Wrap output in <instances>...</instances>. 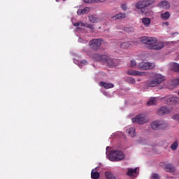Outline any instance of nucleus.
Segmentation results:
<instances>
[{"mask_svg":"<svg viewBox=\"0 0 179 179\" xmlns=\"http://www.w3.org/2000/svg\"><path fill=\"white\" fill-rule=\"evenodd\" d=\"M82 14H83V10L82 9H78L77 11V15H81Z\"/></svg>","mask_w":179,"mask_h":179,"instance_id":"nucleus-37","label":"nucleus"},{"mask_svg":"<svg viewBox=\"0 0 179 179\" xmlns=\"http://www.w3.org/2000/svg\"><path fill=\"white\" fill-rule=\"evenodd\" d=\"M127 132L129 134V136H130L131 138H134L136 135V129L134 127L129 128Z\"/></svg>","mask_w":179,"mask_h":179,"instance_id":"nucleus-23","label":"nucleus"},{"mask_svg":"<svg viewBox=\"0 0 179 179\" xmlns=\"http://www.w3.org/2000/svg\"><path fill=\"white\" fill-rule=\"evenodd\" d=\"M168 127V122L163 120H155L150 123V128L154 131L164 130Z\"/></svg>","mask_w":179,"mask_h":179,"instance_id":"nucleus-1","label":"nucleus"},{"mask_svg":"<svg viewBox=\"0 0 179 179\" xmlns=\"http://www.w3.org/2000/svg\"><path fill=\"white\" fill-rule=\"evenodd\" d=\"M164 47V44L162 42H159V43L154 44V45L150 46L149 50H159Z\"/></svg>","mask_w":179,"mask_h":179,"instance_id":"nucleus-16","label":"nucleus"},{"mask_svg":"<svg viewBox=\"0 0 179 179\" xmlns=\"http://www.w3.org/2000/svg\"><path fill=\"white\" fill-rule=\"evenodd\" d=\"M94 169L92 171V173H91V178L92 179H98L100 176V174L99 172H94Z\"/></svg>","mask_w":179,"mask_h":179,"instance_id":"nucleus-26","label":"nucleus"},{"mask_svg":"<svg viewBox=\"0 0 179 179\" xmlns=\"http://www.w3.org/2000/svg\"><path fill=\"white\" fill-rule=\"evenodd\" d=\"M107 179H117V178L110 171H107L105 173Z\"/></svg>","mask_w":179,"mask_h":179,"instance_id":"nucleus-24","label":"nucleus"},{"mask_svg":"<svg viewBox=\"0 0 179 179\" xmlns=\"http://www.w3.org/2000/svg\"><path fill=\"white\" fill-rule=\"evenodd\" d=\"M164 80H165L164 76L161 74H155L154 76V80L148 82V86H149V87H155V86H158V85H160Z\"/></svg>","mask_w":179,"mask_h":179,"instance_id":"nucleus-4","label":"nucleus"},{"mask_svg":"<svg viewBox=\"0 0 179 179\" xmlns=\"http://www.w3.org/2000/svg\"><path fill=\"white\" fill-rule=\"evenodd\" d=\"M140 42L145 45V47L150 50V46H153L155 44L157 43V39L156 38L142 36L140 38Z\"/></svg>","mask_w":179,"mask_h":179,"instance_id":"nucleus-5","label":"nucleus"},{"mask_svg":"<svg viewBox=\"0 0 179 179\" xmlns=\"http://www.w3.org/2000/svg\"><path fill=\"white\" fill-rule=\"evenodd\" d=\"M85 3H96V0H85Z\"/></svg>","mask_w":179,"mask_h":179,"instance_id":"nucleus-34","label":"nucleus"},{"mask_svg":"<svg viewBox=\"0 0 179 179\" xmlns=\"http://www.w3.org/2000/svg\"><path fill=\"white\" fill-rule=\"evenodd\" d=\"M175 34L178 35V34H179V33H178V32H174V33H173V34H172L171 35L174 36Z\"/></svg>","mask_w":179,"mask_h":179,"instance_id":"nucleus-46","label":"nucleus"},{"mask_svg":"<svg viewBox=\"0 0 179 179\" xmlns=\"http://www.w3.org/2000/svg\"><path fill=\"white\" fill-rule=\"evenodd\" d=\"M80 25V22H75V24H73V26L75 27H79Z\"/></svg>","mask_w":179,"mask_h":179,"instance_id":"nucleus-40","label":"nucleus"},{"mask_svg":"<svg viewBox=\"0 0 179 179\" xmlns=\"http://www.w3.org/2000/svg\"><path fill=\"white\" fill-rule=\"evenodd\" d=\"M80 26L83 27H86V24H85V22H80Z\"/></svg>","mask_w":179,"mask_h":179,"instance_id":"nucleus-42","label":"nucleus"},{"mask_svg":"<svg viewBox=\"0 0 179 179\" xmlns=\"http://www.w3.org/2000/svg\"><path fill=\"white\" fill-rule=\"evenodd\" d=\"M157 6L163 9H169L171 7V4L167 1H162L157 4Z\"/></svg>","mask_w":179,"mask_h":179,"instance_id":"nucleus-13","label":"nucleus"},{"mask_svg":"<svg viewBox=\"0 0 179 179\" xmlns=\"http://www.w3.org/2000/svg\"><path fill=\"white\" fill-rule=\"evenodd\" d=\"M144 13V10H141L139 12V14L143 15Z\"/></svg>","mask_w":179,"mask_h":179,"instance_id":"nucleus-45","label":"nucleus"},{"mask_svg":"<svg viewBox=\"0 0 179 179\" xmlns=\"http://www.w3.org/2000/svg\"><path fill=\"white\" fill-rule=\"evenodd\" d=\"M101 59H106V62L107 63V65L108 66L111 67V66H114V62H113V60L112 59L108 58V57H107L106 56L101 57Z\"/></svg>","mask_w":179,"mask_h":179,"instance_id":"nucleus-19","label":"nucleus"},{"mask_svg":"<svg viewBox=\"0 0 179 179\" xmlns=\"http://www.w3.org/2000/svg\"><path fill=\"white\" fill-rule=\"evenodd\" d=\"M109 159L112 162H118L125 158L124 153L120 150H112L108 155Z\"/></svg>","mask_w":179,"mask_h":179,"instance_id":"nucleus-2","label":"nucleus"},{"mask_svg":"<svg viewBox=\"0 0 179 179\" xmlns=\"http://www.w3.org/2000/svg\"><path fill=\"white\" fill-rule=\"evenodd\" d=\"M172 83L174 85H179V78H176L172 80Z\"/></svg>","mask_w":179,"mask_h":179,"instance_id":"nucleus-33","label":"nucleus"},{"mask_svg":"<svg viewBox=\"0 0 179 179\" xmlns=\"http://www.w3.org/2000/svg\"><path fill=\"white\" fill-rule=\"evenodd\" d=\"M136 65V62L134 60H131V64H130V66L134 67Z\"/></svg>","mask_w":179,"mask_h":179,"instance_id":"nucleus-38","label":"nucleus"},{"mask_svg":"<svg viewBox=\"0 0 179 179\" xmlns=\"http://www.w3.org/2000/svg\"><path fill=\"white\" fill-rule=\"evenodd\" d=\"M172 119L175 120H177V121H179V114L173 115Z\"/></svg>","mask_w":179,"mask_h":179,"instance_id":"nucleus-35","label":"nucleus"},{"mask_svg":"<svg viewBox=\"0 0 179 179\" xmlns=\"http://www.w3.org/2000/svg\"><path fill=\"white\" fill-rule=\"evenodd\" d=\"M158 98L157 97H151L149 101L146 103V105L150 106H155L157 104Z\"/></svg>","mask_w":179,"mask_h":179,"instance_id":"nucleus-18","label":"nucleus"},{"mask_svg":"<svg viewBox=\"0 0 179 179\" xmlns=\"http://www.w3.org/2000/svg\"><path fill=\"white\" fill-rule=\"evenodd\" d=\"M137 173V169H129L128 172H127V176L132 177L134 176H135V174Z\"/></svg>","mask_w":179,"mask_h":179,"instance_id":"nucleus-25","label":"nucleus"},{"mask_svg":"<svg viewBox=\"0 0 179 179\" xmlns=\"http://www.w3.org/2000/svg\"><path fill=\"white\" fill-rule=\"evenodd\" d=\"M131 122H133V123H136L138 124H144L148 123L149 122V120L146 117V115L145 114H138L136 115V117L131 119Z\"/></svg>","mask_w":179,"mask_h":179,"instance_id":"nucleus-6","label":"nucleus"},{"mask_svg":"<svg viewBox=\"0 0 179 179\" xmlns=\"http://www.w3.org/2000/svg\"><path fill=\"white\" fill-rule=\"evenodd\" d=\"M89 20L92 23H97L99 22V19L96 15H91L89 16Z\"/></svg>","mask_w":179,"mask_h":179,"instance_id":"nucleus-22","label":"nucleus"},{"mask_svg":"<svg viewBox=\"0 0 179 179\" xmlns=\"http://www.w3.org/2000/svg\"><path fill=\"white\" fill-rule=\"evenodd\" d=\"M142 23L143 24L144 26L148 27H150V24L151 23V19L149 17H143L142 18Z\"/></svg>","mask_w":179,"mask_h":179,"instance_id":"nucleus-21","label":"nucleus"},{"mask_svg":"<svg viewBox=\"0 0 179 179\" xmlns=\"http://www.w3.org/2000/svg\"><path fill=\"white\" fill-rule=\"evenodd\" d=\"M100 86H102L106 90L113 89L114 87V85L112 83H107L105 82H100L99 83Z\"/></svg>","mask_w":179,"mask_h":179,"instance_id":"nucleus-17","label":"nucleus"},{"mask_svg":"<svg viewBox=\"0 0 179 179\" xmlns=\"http://www.w3.org/2000/svg\"><path fill=\"white\" fill-rule=\"evenodd\" d=\"M162 20H167L170 18L171 17V13L169 11H166L164 13H161V15H160Z\"/></svg>","mask_w":179,"mask_h":179,"instance_id":"nucleus-20","label":"nucleus"},{"mask_svg":"<svg viewBox=\"0 0 179 179\" xmlns=\"http://www.w3.org/2000/svg\"><path fill=\"white\" fill-rule=\"evenodd\" d=\"M123 30L127 33H133L134 31V28H133V27H126Z\"/></svg>","mask_w":179,"mask_h":179,"instance_id":"nucleus-28","label":"nucleus"},{"mask_svg":"<svg viewBox=\"0 0 179 179\" xmlns=\"http://www.w3.org/2000/svg\"><path fill=\"white\" fill-rule=\"evenodd\" d=\"M133 44H137L136 41L123 42L120 44V48L122 49H128L132 47Z\"/></svg>","mask_w":179,"mask_h":179,"instance_id":"nucleus-14","label":"nucleus"},{"mask_svg":"<svg viewBox=\"0 0 179 179\" xmlns=\"http://www.w3.org/2000/svg\"><path fill=\"white\" fill-rule=\"evenodd\" d=\"M127 73L128 75L134 76H143L145 75V72H140V71H135V70H129V71H127Z\"/></svg>","mask_w":179,"mask_h":179,"instance_id":"nucleus-15","label":"nucleus"},{"mask_svg":"<svg viewBox=\"0 0 179 179\" xmlns=\"http://www.w3.org/2000/svg\"><path fill=\"white\" fill-rule=\"evenodd\" d=\"M178 95H179V91H178Z\"/></svg>","mask_w":179,"mask_h":179,"instance_id":"nucleus-48","label":"nucleus"},{"mask_svg":"<svg viewBox=\"0 0 179 179\" xmlns=\"http://www.w3.org/2000/svg\"><path fill=\"white\" fill-rule=\"evenodd\" d=\"M164 24L166 26H169V22H164Z\"/></svg>","mask_w":179,"mask_h":179,"instance_id":"nucleus-44","label":"nucleus"},{"mask_svg":"<svg viewBox=\"0 0 179 179\" xmlns=\"http://www.w3.org/2000/svg\"><path fill=\"white\" fill-rule=\"evenodd\" d=\"M155 2V0H140L134 3V7L136 9L142 10L153 5Z\"/></svg>","mask_w":179,"mask_h":179,"instance_id":"nucleus-3","label":"nucleus"},{"mask_svg":"<svg viewBox=\"0 0 179 179\" xmlns=\"http://www.w3.org/2000/svg\"><path fill=\"white\" fill-rule=\"evenodd\" d=\"M59 1V0H56V2H58ZM63 1H66V0H63Z\"/></svg>","mask_w":179,"mask_h":179,"instance_id":"nucleus-47","label":"nucleus"},{"mask_svg":"<svg viewBox=\"0 0 179 179\" xmlns=\"http://www.w3.org/2000/svg\"><path fill=\"white\" fill-rule=\"evenodd\" d=\"M126 18V13H120L111 17L110 20L114 22L117 20H122Z\"/></svg>","mask_w":179,"mask_h":179,"instance_id":"nucleus-12","label":"nucleus"},{"mask_svg":"<svg viewBox=\"0 0 179 179\" xmlns=\"http://www.w3.org/2000/svg\"><path fill=\"white\" fill-rule=\"evenodd\" d=\"M82 10H83V14H86V13H88L90 12V8L89 7H85Z\"/></svg>","mask_w":179,"mask_h":179,"instance_id":"nucleus-31","label":"nucleus"},{"mask_svg":"<svg viewBox=\"0 0 179 179\" xmlns=\"http://www.w3.org/2000/svg\"><path fill=\"white\" fill-rule=\"evenodd\" d=\"M106 0H96V3H99V2H100V3H103V2H105Z\"/></svg>","mask_w":179,"mask_h":179,"instance_id":"nucleus-41","label":"nucleus"},{"mask_svg":"<svg viewBox=\"0 0 179 179\" xmlns=\"http://www.w3.org/2000/svg\"><path fill=\"white\" fill-rule=\"evenodd\" d=\"M102 41L99 38L93 39L90 41L89 45L90 48L94 50H97L101 45Z\"/></svg>","mask_w":179,"mask_h":179,"instance_id":"nucleus-7","label":"nucleus"},{"mask_svg":"<svg viewBox=\"0 0 179 179\" xmlns=\"http://www.w3.org/2000/svg\"><path fill=\"white\" fill-rule=\"evenodd\" d=\"M164 100L166 101V104L177 105L179 103V98L176 96L165 97Z\"/></svg>","mask_w":179,"mask_h":179,"instance_id":"nucleus-9","label":"nucleus"},{"mask_svg":"<svg viewBox=\"0 0 179 179\" xmlns=\"http://www.w3.org/2000/svg\"><path fill=\"white\" fill-rule=\"evenodd\" d=\"M81 64H84V65H86V64H87V61H86V60H82V61H81Z\"/></svg>","mask_w":179,"mask_h":179,"instance_id":"nucleus-39","label":"nucleus"},{"mask_svg":"<svg viewBox=\"0 0 179 179\" xmlns=\"http://www.w3.org/2000/svg\"><path fill=\"white\" fill-rule=\"evenodd\" d=\"M121 8L124 11H126L127 10V6L126 4H122Z\"/></svg>","mask_w":179,"mask_h":179,"instance_id":"nucleus-36","label":"nucleus"},{"mask_svg":"<svg viewBox=\"0 0 179 179\" xmlns=\"http://www.w3.org/2000/svg\"><path fill=\"white\" fill-rule=\"evenodd\" d=\"M173 69L174 71L179 72V64H173Z\"/></svg>","mask_w":179,"mask_h":179,"instance_id":"nucleus-30","label":"nucleus"},{"mask_svg":"<svg viewBox=\"0 0 179 179\" xmlns=\"http://www.w3.org/2000/svg\"><path fill=\"white\" fill-rule=\"evenodd\" d=\"M160 177L159 176V174L157 173H153L152 177H151V179H159Z\"/></svg>","mask_w":179,"mask_h":179,"instance_id":"nucleus-32","label":"nucleus"},{"mask_svg":"<svg viewBox=\"0 0 179 179\" xmlns=\"http://www.w3.org/2000/svg\"><path fill=\"white\" fill-rule=\"evenodd\" d=\"M126 82H127V83H130L131 85H135L136 81L135 78H134L132 77H127L126 78Z\"/></svg>","mask_w":179,"mask_h":179,"instance_id":"nucleus-27","label":"nucleus"},{"mask_svg":"<svg viewBox=\"0 0 179 179\" xmlns=\"http://www.w3.org/2000/svg\"><path fill=\"white\" fill-rule=\"evenodd\" d=\"M178 148V142H175L173 143L171 145V149L172 150H176Z\"/></svg>","mask_w":179,"mask_h":179,"instance_id":"nucleus-29","label":"nucleus"},{"mask_svg":"<svg viewBox=\"0 0 179 179\" xmlns=\"http://www.w3.org/2000/svg\"><path fill=\"white\" fill-rule=\"evenodd\" d=\"M155 67V64L150 62H141L138 64L140 70H149Z\"/></svg>","mask_w":179,"mask_h":179,"instance_id":"nucleus-8","label":"nucleus"},{"mask_svg":"<svg viewBox=\"0 0 179 179\" xmlns=\"http://www.w3.org/2000/svg\"><path fill=\"white\" fill-rule=\"evenodd\" d=\"M87 27L89 28V29H94L93 25H87Z\"/></svg>","mask_w":179,"mask_h":179,"instance_id":"nucleus-43","label":"nucleus"},{"mask_svg":"<svg viewBox=\"0 0 179 179\" xmlns=\"http://www.w3.org/2000/svg\"><path fill=\"white\" fill-rule=\"evenodd\" d=\"M161 166H163L167 172L173 173L176 171L174 166L171 164L161 163Z\"/></svg>","mask_w":179,"mask_h":179,"instance_id":"nucleus-11","label":"nucleus"},{"mask_svg":"<svg viewBox=\"0 0 179 179\" xmlns=\"http://www.w3.org/2000/svg\"><path fill=\"white\" fill-rule=\"evenodd\" d=\"M171 113V110L166 106H162L157 110V115L159 116L168 115Z\"/></svg>","mask_w":179,"mask_h":179,"instance_id":"nucleus-10","label":"nucleus"}]
</instances>
